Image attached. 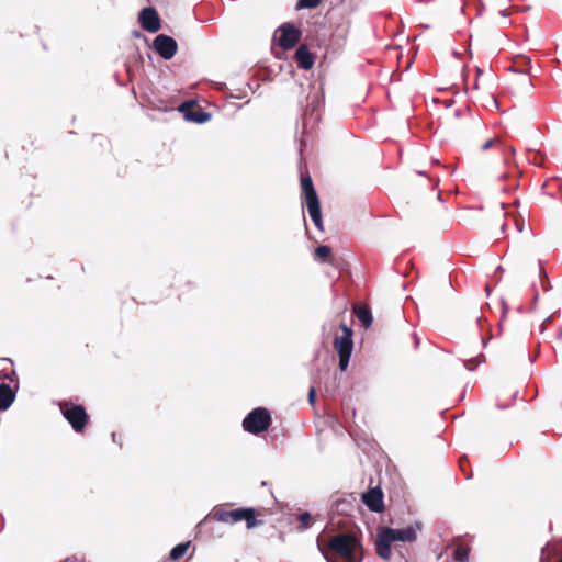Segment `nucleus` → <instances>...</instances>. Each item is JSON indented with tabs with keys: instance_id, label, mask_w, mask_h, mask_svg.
Here are the masks:
<instances>
[{
	"instance_id": "nucleus-26",
	"label": "nucleus",
	"mask_w": 562,
	"mask_h": 562,
	"mask_svg": "<svg viewBox=\"0 0 562 562\" xmlns=\"http://www.w3.org/2000/svg\"><path fill=\"white\" fill-rule=\"evenodd\" d=\"M514 222H515V225H516L518 232L521 233L525 231L526 225H525V220L522 217H520V218L515 217Z\"/></svg>"
},
{
	"instance_id": "nucleus-30",
	"label": "nucleus",
	"mask_w": 562,
	"mask_h": 562,
	"mask_svg": "<svg viewBox=\"0 0 562 562\" xmlns=\"http://www.w3.org/2000/svg\"><path fill=\"white\" fill-rule=\"evenodd\" d=\"M474 88L475 89H479V78L476 77L475 81H474Z\"/></svg>"
},
{
	"instance_id": "nucleus-25",
	"label": "nucleus",
	"mask_w": 562,
	"mask_h": 562,
	"mask_svg": "<svg viewBox=\"0 0 562 562\" xmlns=\"http://www.w3.org/2000/svg\"><path fill=\"white\" fill-rule=\"evenodd\" d=\"M481 361H484V356L483 355H481V356H479L476 358H473V359H469L465 362V367L469 370H474Z\"/></svg>"
},
{
	"instance_id": "nucleus-14",
	"label": "nucleus",
	"mask_w": 562,
	"mask_h": 562,
	"mask_svg": "<svg viewBox=\"0 0 562 562\" xmlns=\"http://www.w3.org/2000/svg\"><path fill=\"white\" fill-rule=\"evenodd\" d=\"M353 313L357 318L362 323V326L367 329L372 325L373 316L368 305H353Z\"/></svg>"
},
{
	"instance_id": "nucleus-22",
	"label": "nucleus",
	"mask_w": 562,
	"mask_h": 562,
	"mask_svg": "<svg viewBox=\"0 0 562 562\" xmlns=\"http://www.w3.org/2000/svg\"><path fill=\"white\" fill-rule=\"evenodd\" d=\"M321 2H322V0H299L296 7H297V9H303V8L314 9V8L318 7Z\"/></svg>"
},
{
	"instance_id": "nucleus-23",
	"label": "nucleus",
	"mask_w": 562,
	"mask_h": 562,
	"mask_svg": "<svg viewBox=\"0 0 562 562\" xmlns=\"http://www.w3.org/2000/svg\"><path fill=\"white\" fill-rule=\"evenodd\" d=\"M502 143H501V139L498 137H493V138H490L488 140H486L482 146H481V149L483 151L492 148V147H501Z\"/></svg>"
},
{
	"instance_id": "nucleus-2",
	"label": "nucleus",
	"mask_w": 562,
	"mask_h": 562,
	"mask_svg": "<svg viewBox=\"0 0 562 562\" xmlns=\"http://www.w3.org/2000/svg\"><path fill=\"white\" fill-rule=\"evenodd\" d=\"M328 551L335 559H341L344 562H360L361 558L357 551L361 546L352 533H340L334 536L328 542Z\"/></svg>"
},
{
	"instance_id": "nucleus-5",
	"label": "nucleus",
	"mask_w": 562,
	"mask_h": 562,
	"mask_svg": "<svg viewBox=\"0 0 562 562\" xmlns=\"http://www.w3.org/2000/svg\"><path fill=\"white\" fill-rule=\"evenodd\" d=\"M272 423L271 414L266 407H256L243 420L245 431L259 435L269 429Z\"/></svg>"
},
{
	"instance_id": "nucleus-11",
	"label": "nucleus",
	"mask_w": 562,
	"mask_h": 562,
	"mask_svg": "<svg viewBox=\"0 0 562 562\" xmlns=\"http://www.w3.org/2000/svg\"><path fill=\"white\" fill-rule=\"evenodd\" d=\"M179 111L183 113L186 120L195 123H205L211 119L210 113L205 112L201 108H195L193 101H186L179 106Z\"/></svg>"
},
{
	"instance_id": "nucleus-10",
	"label": "nucleus",
	"mask_w": 562,
	"mask_h": 562,
	"mask_svg": "<svg viewBox=\"0 0 562 562\" xmlns=\"http://www.w3.org/2000/svg\"><path fill=\"white\" fill-rule=\"evenodd\" d=\"M142 27L150 33H156L161 29L160 18L157 11L149 7L144 8L138 15Z\"/></svg>"
},
{
	"instance_id": "nucleus-29",
	"label": "nucleus",
	"mask_w": 562,
	"mask_h": 562,
	"mask_svg": "<svg viewBox=\"0 0 562 562\" xmlns=\"http://www.w3.org/2000/svg\"><path fill=\"white\" fill-rule=\"evenodd\" d=\"M61 562H77V558H75V557H67Z\"/></svg>"
},
{
	"instance_id": "nucleus-24",
	"label": "nucleus",
	"mask_w": 562,
	"mask_h": 562,
	"mask_svg": "<svg viewBox=\"0 0 562 562\" xmlns=\"http://www.w3.org/2000/svg\"><path fill=\"white\" fill-rule=\"evenodd\" d=\"M539 276L541 277V286L544 291H548L550 288L549 280L547 279V276L544 274L543 267L539 263L538 266Z\"/></svg>"
},
{
	"instance_id": "nucleus-12",
	"label": "nucleus",
	"mask_w": 562,
	"mask_h": 562,
	"mask_svg": "<svg viewBox=\"0 0 562 562\" xmlns=\"http://www.w3.org/2000/svg\"><path fill=\"white\" fill-rule=\"evenodd\" d=\"M362 502L371 512L381 513L384 509L383 493L378 486L371 487L363 493Z\"/></svg>"
},
{
	"instance_id": "nucleus-3",
	"label": "nucleus",
	"mask_w": 562,
	"mask_h": 562,
	"mask_svg": "<svg viewBox=\"0 0 562 562\" xmlns=\"http://www.w3.org/2000/svg\"><path fill=\"white\" fill-rule=\"evenodd\" d=\"M212 519L226 524H235L245 520L249 529L260 524V521L256 519V510L254 508H236L232 510L215 508L212 513Z\"/></svg>"
},
{
	"instance_id": "nucleus-9",
	"label": "nucleus",
	"mask_w": 562,
	"mask_h": 562,
	"mask_svg": "<svg viewBox=\"0 0 562 562\" xmlns=\"http://www.w3.org/2000/svg\"><path fill=\"white\" fill-rule=\"evenodd\" d=\"M153 47L164 59H171L178 49L175 38L165 34H159L155 37Z\"/></svg>"
},
{
	"instance_id": "nucleus-13",
	"label": "nucleus",
	"mask_w": 562,
	"mask_h": 562,
	"mask_svg": "<svg viewBox=\"0 0 562 562\" xmlns=\"http://www.w3.org/2000/svg\"><path fill=\"white\" fill-rule=\"evenodd\" d=\"M294 58L301 69L308 70L314 66V55L308 50L305 44L297 47Z\"/></svg>"
},
{
	"instance_id": "nucleus-34",
	"label": "nucleus",
	"mask_w": 562,
	"mask_h": 562,
	"mask_svg": "<svg viewBox=\"0 0 562 562\" xmlns=\"http://www.w3.org/2000/svg\"><path fill=\"white\" fill-rule=\"evenodd\" d=\"M538 300V294L533 296V303Z\"/></svg>"
},
{
	"instance_id": "nucleus-15",
	"label": "nucleus",
	"mask_w": 562,
	"mask_h": 562,
	"mask_svg": "<svg viewBox=\"0 0 562 562\" xmlns=\"http://www.w3.org/2000/svg\"><path fill=\"white\" fill-rule=\"evenodd\" d=\"M15 394L12 391L11 386L1 383L0 384V411H5L10 407L12 402L14 401Z\"/></svg>"
},
{
	"instance_id": "nucleus-27",
	"label": "nucleus",
	"mask_w": 562,
	"mask_h": 562,
	"mask_svg": "<svg viewBox=\"0 0 562 562\" xmlns=\"http://www.w3.org/2000/svg\"><path fill=\"white\" fill-rule=\"evenodd\" d=\"M316 401V390L314 386L310 387V391H308V402L310 404H314Z\"/></svg>"
},
{
	"instance_id": "nucleus-19",
	"label": "nucleus",
	"mask_w": 562,
	"mask_h": 562,
	"mask_svg": "<svg viewBox=\"0 0 562 562\" xmlns=\"http://www.w3.org/2000/svg\"><path fill=\"white\" fill-rule=\"evenodd\" d=\"M189 547H190V541L177 544L170 551V559L171 560H179L180 558H182L187 553Z\"/></svg>"
},
{
	"instance_id": "nucleus-20",
	"label": "nucleus",
	"mask_w": 562,
	"mask_h": 562,
	"mask_svg": "<svg viewBox=\"0 0 562 562\" xmlns=\"http://www.w3.org/2000/svg\"><path fill=\"white\" fill-rule=\"evenodd\" d=\"M314 257L321 261H327L331 257V248L329 246H318L314 251Z\"/></svg>"
},
{
	"instance_id": "nucleus-35",
	"label": "nucleus",
	"mask_w": 562,
	"mask_h": 562,
	"mask_svg": "<svg viewBox=\"0 0 562 562\" xmlns=\"http://www.w3.org/2000/svg\"><path fill=\"white\" fill-rule=\"evenodd\" d=\"M558 562H562V558Z\"/></svg>"
},
{
	"instance_id": "nucleus-8",
	"label": "nucleus",
	"mask_w": 562,
	"mask_h": 562,
	"mask_svg": "<svg viewBox=\"0 0 562 562\" xmlns=\"http://www.w3.org/2000/svg\"><path fill=\"white\" fill-rule=\"evenodd\" d=\"M302 199L307 207V212L316 226L319 231H324L323 227V218H322V210H321V202L318 199V195L315 191L301 193Z\"/></svg>"
},
{
	"instance_id": "nucleus-16",
	"label": "nucleus",
	"mask_w": 562,
	"mask_h": 562,
	"mask_svg": "<svg viewBox=\"0 0 562 562\" xmlns=\"http://www.w3.org/2000/svg\"><path fill=\"white\" fill-rule=\"evenodd\" d=\"M530 63L531 60L528 56H517L514 60L513 68L520 72L527 74L531 68Z\"/></svg>"
},
{
	"instance_id": "nucleus-31",
	"label": "nucleus",
	"mask_w": 562,
	"mask_h": 562,
	"mask_svg": "<svg viewBox=\"0 0 562 562\" xmlns=\"http://www.w3.org/2000/svg\"><path fill=\"white\" fill-rule=\"evenodd\" d=\"M482 72H483V71H482L480 68H476V74H477V76H476V77H477V78H479V76H482Z\"/></svg>"
},
{
	"instance_id": "nucleus-7",
	"label": "nucleus",
	"mask_w": 562,
	"mask_h": 562,
	"mask_svg": "<svg viewBox=\"0 0 562 562\" xmlns=\"http://www.w3.org/2000/svg\"><path fill=\"white\" fill-rule=\"evenodd\" d=\"M276 34H279L277 37L278 45L284 49H292L301 40L302 32L292 23H283L280 25Z\"/></svg>"
},
{
	"instance_id": "nucleus-1",
	"label": "nucleus",
	"mask_w": 562,
	"mask_h": 562,
	"mask_svg": "<svg viewBox=\"0 0 562 562\" xmlns=\"http://www.w3.org/2000/svg\"><path fill=\"white\" fill-rule=\"evenodd\" d=\"M416 540V531L413 527L404 529H393L382 527L378 530L375 540L376 554L387 561L391 559L392 550L391 544L395 541L413 542Z\"/></svg>"
},
{
	"instance_id": "nucleus-17",
	"label": "nucleus",
	"mask_w": 562,
	"mask_h": 562,
	"mask_svg": "<svg viewBox=\"0 0 562 562\" xmlns=\"http://www.w3.org/2000/svg\"><path fill=\"white\" fill-rule=\"evenodd\" d=\"M470 549L468 546L460 543L457 546L453 558L456 562H467L469 559Z\"/></svg>"
},
{
	"instance_id": "nucleus-4",
	"label": "nucleus",
	"mask_w": 562,
	"mask_h": 562,
	"mask_svg": "<svg viewBox=\"0 0 562 562\" xmlns=\"http://www.w3.org/2000/svg\"><path fill=\"white\" fill-rule=\"evenodd\" d=\"M341 335H336L333 341V347L339 356V369L345 371L348 368L351 352L353 349L352 329L345 323L340 325Z\"/></svg>"
},
{
	"instance_id": "nucleus-33",
	"label": "nucleus",
	"mask_w": 562,
	"mask_h": 562,
	"mask_svg": "<svg viewBox=\"0 0 562 562\" xmlns=\"http://www.w3.org/2000/svg\"><path fill=\"white\" fill-rule=\"evenodd\" d=\"M508 148H509V150H510V153H512V154H514V153H515L514 147H508Z\"/></svg>"
},
{
	"instance_id": "nucleus-6",
	"label": "nucleus",
	"mask_w": 562,
	"mask_h": 562,
	"mask_svg": "<svg viewBox=\"0 0 562 562\" xmlns=\"http://www.w3.org/2000/svg\"><path fill=\"white\" fill-rule=\"evenodd\" d=\"M60 411L63 416L71 425L72 429L77 432H82L88 423V414L82 405H77L71 402L60 403Z\"/></svg>"
},
{
	"instance_id": "nucleus-18",
	"label": "nucleus",
	"mask_w": 562,
	"mask_h": 562,
	"mask_svg": "<svg viewBox=\"0 0 562 562\" xmlns=\"http://www.w3.org/2000/svg\"><path fill=\"white\" fill-rule=\"evenodd\" d=\"M301 191L302 193L315 191L313 180L308 171L301 173Z\"/></svg>"
},
{
	"instance_id": "nucleus-21",
	"label": "nucleus",
	"mask_w": 562,
	"mask_h": 562,
	"mask_svg": "<svg viewBox=\"0 0 562 562\" xmlns=\"http://www.w3.org/2000/svg\"><path fill=\"white\" fill-rule=\"evenodd\" d=\"M297 520L301 524V529H307L311 526L312 522V516L310 513L305 512L297 516Z\"/></svg>"
},
{
	"instance_id": "nucleus-28",
	"label": "nucleus",
	"mask_w": 562,
	"mask_h": 562,
	"mask_svg": "<svg viewBox=\"0 0 562 562\" xmlns=\"http://www.w3.org/2000/svg\"><path fill=\"white\" fill-rule=\"evenodd\" d=\"M551 321V316L547 317L541 325V333L544 330L547 324Z\"/></svg>"
},
{
	"instance_id": "nucleus-32",
	"label": "nucleus",
	"mask_w": 562,
	"mask_h": 562,
	"mask_svg": "<svg viewBox=\"0 0 562 562\" xmlns=\"http://www.w3.org/2000/svg\"><path fill=\"white\" fill-rule=\"evenodd\" d=\"M325 557H326V559H327V561H328V562H334V559H333L331 557H329V555H327V554H325Z\"/></svg>"
}]
</instances>
